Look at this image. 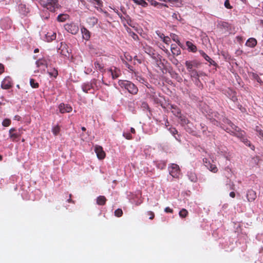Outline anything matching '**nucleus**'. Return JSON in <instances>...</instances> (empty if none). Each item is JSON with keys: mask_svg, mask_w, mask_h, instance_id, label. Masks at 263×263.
Segmentation results:
<instances>
[{"mask_svg": "<svg viewBox=\"0 0 263 263\" xmlns=\"http://www.w3.org/2000/svg\"><path fill=\"white\" fill-rule=\"evenodd\" d=\"M224 122L228 124L230 127L226 128L228 133H231L237 136L238 138L241 139L246 146H251V143L247 138L245 137V133L244 131L241 130L239 127L234 125L231 121L228 119H226Z\"/></svg>", "mask_w": 263, "mask_h": 263, "instance_id": "1", "label": "nucleus"}, {"mask_svg": "<svg viewBox=\"0 0 263 263\" xmlns=\"http://www.w3.org/2000/svg\"><path fill=\"white\" fill-rule=\"evenodd\" d=\"M119 85L121 87L126 89L130 93L136 95L138 92V89L137 87L134 84L129 81L119 80Z\"/></svg>", "mask_w": 263, "mask_h": 263, "instance_id": "2", "label": "nucleus"}, {"mask_svg": "<svg viewBox=\"0 0 263 263\" xmlns=\"http://www.w3.org/2000/svg\"><path fill=\"white\" fill-rule=\"evenodd\" d=\"M168 171L170 174L174 178H178L180 170L179 168V166L176 164H171V165L168 167Z\"/></svg>", "mask_w": 263, "mask_h": 263, "instance_id": "3", "label": "nucleus"}, {"mask_svg": "<svg viewBox=\"0 0 263 263\" xmlns=\"http://www.w3.org/2000/svg\"><path fill=\"white\" fill-rule=\"evenodd\" d=\"M185 64L188 71H191L194 70V67L198 68L200 65V63L197 60L186 61Z\"/></svg>", "mask_w": 263, "mask_h": 263, "instance_id": "4", "label": "nucleus"}, {"mask_svg": "<svg viewBox=\"0 0 263 263\" xmlns=\"http://www.w3.org/2000/svg\"><path fill=\"white\" fill-rule=\"evenodd\" d=\"M246 197L248 202L254 201L257 198V194L255 191L252 189L248 190L247 192Z\"/></svg>", "mask_w": 263, "mask_h": 263, "instance_id": "5", "label": "nucleus"}, {"mask_svg": "<svg viewBox=\"0 0 263 263\" xmlns=\"http://www.w3.org/2000/svg\"><path fill=\"white\" fill-rule=\"evenodd\" d=\"M65 29L72 34H76L79 31V27L74 24H66Z\"/></svg>", "mask_w": 263, "mask_h": 263, "instance_id": "6", "label": "nucleus"}, {"mask_svg": "<svg viewBox=\"0 0 263 263\" xmlns=\"http://www.w3.org/2000/svg\"><path fill=\"white\" fill-rule=\"evenodd\" d=\"M59 110L61 113L64 114L65 112H70L72 111V107L68 104L61 103L60 104Z\"/></svg>", "mask_w": 263, "mask_h": 263, "instance_id": "7", "label": "nucleus"}, {"mask_svg": "<svg viewBox=\"0 0 263 263\" xmlns=\"http://www.w3.org/2000/svg\"><path fill=\"white\" fill-rule=\"evenodd\" d=\"M1 86L3 89H9L11 87L10 78L9 77H7L4 79L2 83Z\"/></svg>", "mask_w": 263, "mask_h": 263, "instance_id": "8", "label": "nucleus"}, {"mask_svg": "<svg viewBox=\"0 0 263 263\" xmlns=\"http://www.w3.org/2000/svg\"><path fill=\"white\" fill-rule=\"evenodd\" d=\"M62 45L60 47V48H59V50H60V52L61 53L66 57H69L70 55V53L68 51L67 47H66V44H63L62 43Z\"/></svg>", "mask_w": 263, "mask_h": 263, "instance_id": "9", "label": "nucleus"}, {"mask_svg": "<svg viewBox=\"0 0 263 263\" xmlns=\"http://www.w3.org/2000/svg\"><path fill=\"white\" fill-rule=\"evenodd\" d=\"M95 152L97 154L98 159L101 160L103 159L106 156L105 152L103 149H95Z\"/></svg>", "mask_w": 263, "mask_h": 263, "instance_id": "10", "label": "nucleus"}, {"mask_svg": "<svg viewBox=\"0 0 263 263\" xmlns=\"http://www.w3.org/2000/svg\"><path fill=\"white\" fill-rule=\"evenodd\" d=\"M37 67H47L48 63L47 61L44 58L40 59L36 62Z\"/></svg>", "mask_w": 263, "mask_h": 263, "instance_id": "11", "label": "nucleus"}, {"mask_svg": "<svg viewBox=\"0 0 263 263\" xmlns=\"http://www.w3.org/2000/svg\"><path fill=\"white\" fill-rule=\"evenodd\" d=\"M15 132H16V129L14 128H11L9 130L10 137H11V139H13V140H14L15 139L17 138L18 136H20L21 135V134L20 133V131H19L18 133H14Z\"/></svg>", "mask_w": 263, "mask_h": 263, "instance_id": "12", "label": "nucleus"}, {"mask_svg": "<svg viewBox=\"0 0 263 263\" xmlns=\"http://www.w3.org/2000/svg\"><path fill=\"white\" fill-rule=\"evenodd\" d=\"M107 199L104 196H99L96 199L97 204L99 205H104L106 204Z\"/></svg>", "mask_w": 263, "mask_h": 263, "instance_id": "13", "label": "nucleus"}, {"mask_svg": "<svg viewBox=\"0 0 263 263\" xmlns=\"http://www.w3.org/2000/svg\"><path fill=\"white\" fill-rule=\"evenodd\" d=\"M200 53L201 55L204 58V59L208 61L211 65H216L215 62L212 59H211L205 53H204L203 51L200 50Z\"/></svg>", "mask_w": 263, "mask_h": 263, "instance_id": "14", "label": "nucleus"}, {"mask_svg": "<svg viewBox=\"0 0 263 263\" xmlns=\"http://www.w3.org/2000/svg\"><path fill=\"white\" fill-rule=\"evenodd\" d=\"M18 10L20 13L25 15L29 12V9L26 7V5L21 4L19 5Z\"/></svg>", "mask_w": 263, "mask_h": 263, "instance_id": "15", "label": "nucleus"}, {"mask_svg": "<svg viewBox=\"0 0 263 263\" xmlns=\"http://www.w3.org/2000/svg\"><path fill=\"white\" fill-rule=\"evenodd\" d=\"M82 33L83 34V37L84 39L86 40H88L90 38V32L89 31L85 28L83 27L81 29Z\"/></svg>", "mask_w": 263, "mask_h": 263, "instance_id": "16", "label": "nucleus"}, {"mask_svg": "<svg viewBox=\"0 0 263 263\" xmlns=\"http://www.w3.org/2000/svg\"><path fill=\"white\" fill-rule=\"evenodd\" d=\"M256 44L257 41L254 38H250L246 42V45L250 47H254Z\"/></svg>", "mask_w": 263, "mask_h": 263, "instance_id": "17", "label": "nucleus"}, {"mask_svg": "<svg viewBox=\"0 0 263 263\" xmlns=\"http://www.w3.org/2000/svg\"><path fill=\"white\" fill-rule=\"evenodd\" d=\"M98 22L97 18L95 17H89L87 19V23L90 26H95Z\"/></svg>", "mask_w": 263, "mask_h": 263, "instance_id": "18", "label": "nucleus"}, {"mask_svg": "<svg viewBox=\"0 0 263 263\" xmlns=\"http://www.w3.org/2000/svg\"><path fill=\"white\" fill-rule=\"evenodd\" d=\"M109 71L111 73L112 79H115L118 78L120 74V71L119 69L115 68V70L110 69Z\"/></svg>", "mask_w": 263, "mask_h": 263, "instance_id": "19", "label": "nucleus"}, {"mask_svg": "<svg viewBox=\"0 0 263 263\" xmlns=\"http://www.w3.org/2000/svg\"><path fill=\"white\" fill-rule=\"evenodd\" d=\"M188 177L189 179L193 182H196L197 181V177L196 174L193 172H190L188 173Z\"/></svg>", "mask_w": 263, "mask_h": 263, "instance_id": "20", "label": "nucleus"}, {"mask_svg": "<svg viewBox=\"0 0 263 263\" xmlns=\"http://www.w3.org/2000/svg\"><path fill=\"white\" fill-rule=\"evenodd\" d=\"M179 119L180 120V123L182 126L187 125L190 123L189 120L184 116L180 115L179 116Z\"/></svg>", "mask_w": 263, "mask_h": 263, "instance_id": "21", "label": "nucleus"}, {"mask_svg": "<svg viewBox=\"0 0 263 263\" xmlns=\"http://www.w3.org/2000/svg\"><path fill=\"white\" fill-rule=\"evenodd\" d=\"M186 45L188 48L190 49L191 51L195 52L196 51V46L194 45L192 42L190 41H187L186 43Z\"/></svg>", "mask_w": 263, "mask_h": 263, "instance_id": "22", "label": "nucleus"}, {"mask_svg": "<svg viewBox=\"0 0 263 263\" xmlns=\"http://www.w3.org/2000/svg\"><path fill=\"white\" fill-rule=\"evenodd\" d=\"M205 166L209 170L213 173H216L218 171L217 167L214 164L209 163L208 165H205Z\"/></svg>", "mask_w": 263, "mask_h": 263, "instance_id": "23", "label": "nucleus"}, {"mask_svg": "<svg viewBox=\"0 0 263 263\" xmlns=\"http://www.w3.org/2000/svg\"><path fill=\"white\" fill-rule=\"evenodd\" d=\"M48 73H49V74L50 76L54 77L55 78L57 77V76L58 74V70L57 69H55V68H53L51 70H48Z\"/></svg>", "mask_w": 263, "mask_h": 263, "instance_id": "24", "label": "nucleus"}, {"mask_svg": "<svg viewBox=\"0 0 263 263\" xmlns=\"http://www.w3.org/2000/svg\"><path fill=\"white\" fill-rule=\"evenodd\" d=\"M179 215L180 217H181V218H185L187 216L188 212L186 209H182L179 212Z\"/></svg>", "mask_w": 263, "mask_h": 263, "instance_id": "25", "label": "nucleus"}, {"mask_svg": "<svg viewBox=\"0 0 263 263\" xmlns=\"http://www.w3.org/2000/svg\"><path fill=\"white\" fill-rule=\"evenodd\" d=\"M46 37H47V40L48 42H50V41H52L54 40L56 38V34L55 33H53L52 34H51V35L49 34V33H48L47 34H46Z\"/></svg>", "mask_w": 263, "mask_h": 263, "instance_id": "26", "label": "nucleus"}, {"mask_svg": "<svg viewBox=\"0 0 263 263\" xmlns=\"http://www.w3.org/2000/svg\"><path fill=\"white\" fill-rule=\"evenodd\" d=\"M134 2L136 4L141 5L143 7H146L147 6V3L144 0H134Z\"/></svg>", "mask_w": 263, "mask_h": 263, "instance_id": "27", "label": "nucleus"}, {"mask_svg": "<svg viewBox=\"0 0 263 263\" xmlns=\"http://www.w3.org/2000/svg\"><path fill=\"white\" fill-rule=\"evenodd\" d=\"M172 112H173V114L174 115L178 116L179 115H180L181 114V111L179 109H178L175 107H174L173 106H172Z\"/></svg>", "mask_w": 263, "mask_h": 263, "instance_id": "28", "label": "nucleus"}, {"mask_svg": "<svg viewBox=\"0 0 263 263\" xmlns=\"http://www.w3.org/2000/svg\"><path fill=\"white\" fill-rule=\"evenodd\" d=\"M123 215V211L121 209H118L115 211V215L116 217H120Z\"/></svg>", "mask_w": 263, "mask_h": 263, "instance_id": "29", "label": "nucleus"}, {"mask_svg": "<svg viewBox=\"0 0 263 263\" xmlns=\"http://www.w3.org/2000/svg\"><path fill=\"white\" fill-rule=\"evenodd\" d=\"M67 17L66 15L61 14L58 16L57 19L59 22H64L66 20Z\"/></svg>", "mask_w": 263, "mask_h": 263, "instance_id": "30", "label": "nucleus"}, {"mask_svg": "<svg viewBox=\"0 0 263 263\" xmlns=\"http://www.w3.org/2000/svg\"><path fill=\"white\" fill-rule=\"evenodd\" d=\"M30 83L32 88H37L39 87V84L37 83H35L34 80L33 79H30Z\"/></svg>", "mask_w": 263, "mask_h": 263, "instance_id": "31", "label": "nucleus"}, {"mask_svg": "<svg viewBox=\"0 0 263 263\" xmlns=\"http://www.w3.org/2000/svg\"><path fill=\"white\" fill-rule=\"evenodd\" d=\"M60 128L59 126H56L52 129V132L54 135H57L60 132Z\"/></svg>", "mask_w": 263, "mask_h": 263, "instance_id": "32", "label": "nucleus"}, {"mask_svg": "<svg viewBox=\"0 0 263 263\" xmlns=\"http://www.w3.org/2000/svg\"><path fill=\"white\" fill-rule=\"evenodd\" d=\"M10 120L8 119H5L3 122V125L4 126H8L10 124Z\"/></svg>", "mask_w": 263, "mask_h": 263, "instance_id": "33", "label": "nucleus"}, {"mask_svg": "<svg viewBox=\"0 0 263 263\" xmlns=\"http://www.w3.org/2000/svg\"><path fill=\"white\" fill-rule=\"evenodd\" d=\"M94 65L96 68L100 70L103 69V66H102L98 62H95Z\"/></svg>", "mask_w": 263, "mask_h": 263, "instance_id": "34", "label": "nucleus"}, {"mask_svg": "<svg viewBox=\"0 0 263 263\" xmlns=\"http://www.w3.org/2000/svg\"><path fill=\"white\" fill-rule=\"evenodd\" d=\"M151 4L152 5H154L155 6H156L157 5L161 6H165V7H168L166 4H162V3H159L156 1H152Z\"/></svg>", "mask_w": 263, "mask_h": 263, "instance_id": "35", "label": "nucleus"}, {"mask_svg": "<svg viewBox=\"0 0 263 263\" xmlns=\"http://www.w3.org/2000/svg\"><path fill=\"white\" fill-rule=\"evenodd\" d=\"M190 75L191 77H198V74L197 73V71L195 70H192L191 71H190Z\"/></svg>", "mask_w": 263, "mask_h": 263, "instance_id": "36", "label": "nucleus"}, {"mask_svg": "<svg viewBox=\"0 0 263 263\" xmlns=\"http://www.w3.org/2000/svg\"><path fill=\"white\" fill-rule=\"evenodd\" d=\"M224 6L228 9H231L232 7L230 5L229 0H226L224 2Z\"/></svg>", "mask_w": 263, "mask_h": 263, "instance_id": "37", "label": "nucleus"}, {"mask_svg": "<svg viewBox=\"0 0 263 263\" xmlns=\"http://www.w3.org/2000/svg\"><path fill=\"white\" fill-rule=\"evenodd\" d=\"M147 215L149 216V219L152 220L154 219V217H155V214L154 213V212H152V211H148L147 212Z\"/></svg>", "mask_w": 263, "mask_h": 263, "instance_id": "38", "label": "nucleus"}, {"mask_svg": "<svg viewBox=\"0 0 263 263\" xmlns=\"http://www.w3.org/2000/svg\"><path fill=\"white\" fill-rule=\"evenodd\" d=\"M123 136L126 138L127 139H131L132 137L130 133H123Z\"/></svg>", "mask_w": 263, "mask_h": 263, "instance_id": "39", "label": "nucleus"}, {"mask_svg": "<svg viewBox=\"0 0 263 263\" xmlns=\"http://www.w3.org/2000/svg\"><path fill=\"white\" fill-rule=\"evenodd\" d=\"M168 129L170 130L171 133L174 135L177 134L178 133L177 130L175 128H170Z\"/></svg>", "mask_w": 263, "mask_h": 263, "instance_id": "40", "label": "nucleus"}, {"mask_svg": "<svg viewBox=\"0 0 263 263\" xmlns=\"http://www.w3.org/2000/svg\"><path fill=\"white\" fill-rule=\"evenodd\" d=\"M166 165V162H163L162 163H159L158 164V167L159 168H161V169H163L164 167H165Z\"/></svg>", "mask_w": 263, "mask_h": 263, "instance_id": "41", "label": "nucleus"}, {"mask_svg": "<svg viewBox=\"0 0 263 263\" xmlns=\"http://www.w3.org/2000/svg\"><path fill=\"white\" fill-rule=\"evenodd\" d=\"M82 88L83 90L85 92H88V90L90 89L89 85L83 86Z\"/></svg>", "mask_w": 263, "mask_h": 263, "instance_id": "42", "label": "nucleus"}, {"mask_svg": "<svg viewBox=\"0 0 263 263\" xmlns=\"http://www.w3.org/2000/svg\"><path fill=\"white\" fill-rule=\"evenodd\" d=\"M164 211L166 213H172L173 212V209L170 208L169 207L165 208L164 209Z\"/></svg>", "mask_w": 263, "mask_h": 263, "instance_id": "43", "label": "nucleus"}, {"mask_svg": "<svg viewBox=\"0 0 263 263\" xmlns=\"http://www.w3.org/2000/svg\"><path fill=\"white\" fill-rule=\"evenodd\" d=\"M172 17L173 18H175L177 20H179V18L178 17V14L176 13H174L172 15Z\"/></svg>", "mask_w": 263, "mask_h": 263, "instance_id": "44", "label": "nucleus"}, {"mask_svg": "<svg viewBox=\"0 0 263 263\" xmlns=\"http://www.w3.org/2000/svg\"><path fill=\"white\" fill-rule=\"evenodd\" d=\"M4 70V67L3 65L0 64V74L2 73Z\"/></svg>", "mask_w": 263, "mask_h": 263, "instance_id": "45", "label": "nucleus"}, {"mask_svg": "<svg viewBox=\"0 0 263 263\" xmlns=\"http://www.w3.org/2000/svg\"><path fill=\"white\" fill-rule=\"evenodd\" d=\"M230 196L232 198H234L235 197V193L234 192H230Z\"/></svg>", "mask_w": 263, "mask_h": 263, "instance_id": "46", "label": "nucleus"}, {"mask_svg": "<svg viewBox=\"0 0 263 263\" xmlns=\"http://www.w3.org/2000/svg\"><path fill=\"white\" fill-rule=\"evenodd\" d=\"M71 194H70V195H69V198L67 200V201H68V202H73L72 201V199H71Z\"/></svg>", "mask_w": 263, "mask_h": 263, "instance_id": "47", "label": "nucleus"}, {"mask_svg": "<svg viewBox=\"0 0 263 263\" xmlns=\"http://www.w3.org/2000/svg\"><path fill=\"white\" fill-rule=\"evenodd\" d=\"M165 126L166 127H167L168 126H169V123H168V122L167 119L165 121Z\"/></svg>", "mask_w": 263, "mask_h": 263, "instance_id": "48", "label": "nucleus"}, {"mask_svg": "<svg viewBox=\"0 0 263 263\" xmlns=\"http://www.w3.org/2000/svg\"><path fill=\"white\" fill-rule=\"evenodd\" d=\"M203 161L204 163L205 164V165H208V162H207V159H206V158H204V159H203Z\"/></svg>", "mask_w": 263, "mask_h": 263, "instance_id": "49", "label": "nucleus"}, {"mask_svg": "<svg viewBox=\"0 0 263 263\" xmlns=\"http://www.w3.org/2000/svg\"><path fill=\"white\" fill-rule=\"evenodd\" d=\"M170 2H178L181 3V0H169Z\"/></svg>", "mask_w": 263, "mask_h": 263, "instance_id": "50", "label": "nucleus"}, {"mask_svg": "<svg viewBox=\"0 0 263 263\" xmlns=\"http://www.w3.org/2000/svg\"><path fill=\"white\" fill-rule=\"evenodd\" d=\"M48 6H51V3H49L48 2V3L46 4V7L47 8V9H49V8L48 7Z\"/></svg>", "mask_w": 263, "mask_h": 263, "instance_id": "51", "label": "nucleus"}, {"mask_svg": "<svg viewBox=\"0 0 263 263\" xmlns=\"http://www.w3.org/2000/svg\"><path fill=\"white\" fill-rule=\"evenodd\" d=\"M130 132L132 133H135V130L134 128L132 127L131 129H130Z\"/></svg>", "mask_w": 263, "mask_h": 263, "instance_id": "52", "label": "nucleus"}, {"mask_svg": "<svg viewBox=\"0 0 263 263\" xmlns=\"http://www.w3.org/2000/svg\"><path fill=\"white\" fill-rule=\"evenodd\" d=\"M39 51V49H38V48H36V49H34V53H37V52H38Z\"/></svg>", "mask_w": 263, "mask_h": 263, "instance_id": "53", "label": "nucleus"}, {"mask_svg": "<svg viewBox=\"0 0 263 263\" xmlns=\"http://www.w3.org/2000/svg\"><path fill=\"white\" fill-rule=\"evenodd\" d=\"M15 120H20V117L19 116H16L15 117Z\"/></svg>", "mask_w": 263, "mask_h": 263, "instance_id": "54", "label": "nucleus"}, {"mask_svg": "<svg viewBox=\"0 0 263 263\" xmlns=\"http://www.w3.org/2000/svg\"><path fill=\"white\" fill-rule=\"evenodd\" d=\"M142 105H143L144 107H145L147 106V104L146 103H143Z\"/></svg>", "mask_w": 263, "mask_h": 263, "instance_id": "55", "label": "nucleus"}, {"mask_svg": "<svg viewBox=\"0 0 263 263\" xmlns=\"http://www.w3.org/2000/svg\"><path fill=\"white\" fill-rule=\"evenodd\" d=\"M82 130L83 131H85V130H86V128H85V127H82Z\"/></svg>", "mask_w": 263, "mask_h": 263, "instance_id": "56", "label": "nucleus"}, {"mask_svg": "<svg viewBox=\"0 0 263 263\" xmlns=\"http://www.w3.org/2000/svg\"><path fill=\"white\" fill-rule=\"evenodd\" d=\"M187 132H192L193 130L191 128H189V129L187 130Z\"/></svg>", "mask_w": 263, "mask_h": 263, "instance_id": "57", "label": "nucleus"}, {"mask_svg": "<svg viewBox=\"0 0 263 263\" xmlns=\"http://www.w3.org/2000/svg\"><path fill=\"white\" fill-rule=\"evenodd\" d=\"M173 40L176 41L177 43H179V41H176V38H174L173 39Z\"/></svg>", "mask_w": 263, "mask_h": 263, "instance_id": "58", "label": "nucleus"}, {"mask_svg": "<svg viewBox=\"0 0 263 263\" xmlns=\"http://www.w3.org/2000/svg\"><path fill=\"white\" fill-rule=\"evenodd\" d=\"M3 159L2 156L0 155V161H2Z\"/></svg>", "mask_w": 263, "mask_h": 263, "instance_id": "59", "label": "nucleus"}, {"mask_svg": "<svg viewBox=\"0 0 263 263\" xmlns=\"http://www.w3.org/2000/svg\"><path fill=\"white\" fill-rule=\"evenodd\" d=\"M173 50H175V49L174 48H173ZM172 52H173V54H175V52H174V51H173V49H172Z\"/></svg>", "mask_w": 263, "mask_h": 263, "instance_id": "60", "label": "nucleus"}, {"mask_svg": "<svg viewBox=\"0 0 263 263\" xmlns=\"http://www.w3.org/2000/svg\"><path fill=\"white\" fill-rule=\"evenodd\" d=\"M50 1H52V2H53V3H54H54H55V1L56 0H50Z\"/></svg>", "mask_w": 263, "mask_h": 263, "instance_id": "61", "label": "nucleus"}, {"mask_svg": "<svg viewBox=\"0 0 263 263\" xmlns=\"http://www.w3.org/2000/svg\"><path fill=\"white\" fill-rule=\"evenodd\" d=\"M235 99H236V98H235V97H233V101H235Z\"/></svg>", "mask_w": 263, "mask_h": 263, "instance_id": "62", "label": "nucleus"}, {"mask_svg": "<svg viewBox=\"0 0 263 263\" xmlns=\"http://www.w3.org/2000/svg\"><path fill=\"white\" fill-rule=\"evenodd\" d=\"M261 24L262 25V26H263V20H261Z\"/></svg>", "mask_w": 263, "mask_h": 263, "instance_id": "63", "label": "nucleus"}, {"mask_svg": "<svg viewBox=\"0 0 263 263\" xmlns=\"http://www.w3.org/2000/svg\"><path fill=\"white\" fill-rule=\"evenodd\" d=\"M179 51L180 52V51H179H179H177V53H176V54H177V55H178V54L180 53H178V52H179Z\"/></svg>", "mask_w": 263, "mask_h": 263, "instance_id": "64", "label": "nucleus"}]
</instances>
